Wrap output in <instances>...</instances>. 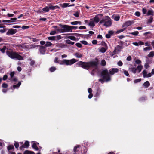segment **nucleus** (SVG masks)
<instances>
[{
    "instance_id": "c9c22d12",
    "label": "nucleus",
    "mask_w": 154,
    "mask_h": 154,
    "mask_svg": "<svg viewBox=\"0 0 154 154\" xmlns=\"http://www.w3.org/2000/svg\"><path fill=\"white\" fill-rule=\"evenodd\" d=\"M139 32L137 31H135L130 33V34L136 36L138 35Z\"/></svg>"
},
{
    "instance_id": "ddd939ff",
    "label": "nucleus",
    "mask_w": 154,
    "mask_h": 154,
    "mask_svg": "<svg viewBox=\"0 0 154 154\" xmlns=\"http://www.w3.org/2000/svg\"><path fill=\"white\" fill-rule=\"evenodd\" d=\"M142 73L143 75V77L144 78L150 77L152 75L151 73H149L148 74H147V72L146 70H143L142 72Z\"/></svg>"
},
{
    "instance_id": "2f4dec72",
    "label": "nucleus",
    "mask_w": 154,
    "mask_h": 154,
    "mask_svg": "<svg viewBox=\"0 0 154 154\" xmlns=\"http://www.w3.org/2000/svg\"><path fill=\"white\" fill-rule=\"evenodd\" d=\"M52 45V44L49 42H47L46 44L45 45V47H48L51 46Z\"/></svg>"
},
{
    "instance_id": "cd10ccee",
    "label": "nucleus",
    "mask_w": 154,
    "mask_h": 154,
    "mask_svg": "<svg viewBox=\"0 0 154 154\" xmlns=\"http://www.w3.org/2000/svg\"><path fill=\"white\" fill-rule=\"evenodd\" d=\"M143 86L146 88H148L150 85V83L148 81H146L143 84Z\"/></svg>"
},
{
    "instance_id": "c03bdc74",
    "label": "nucleus",
    "mask_w": 154,
    "mask_h": 154,
    "mask_svg": "<svg viewBox=\"0 0 154 154\" xmlns=\"http://www.w3.org/2000/svg\"><path fill=\"white\" fill-rule=\"evenodd\" d=\"M14 148L13 145H10L8 146V150H11Z\"/></svg>"
},
{
    "instance_id": "aec40b11",
    "label": "nucleus",
    "mask_w": 154,
    "mask_h": 154,
    "mask_svg": "<svg viewBox=\"0 0 154 154\" xmlns=\"http://www.w3.org/2000/svg\"><path fill=\"white\" fill-rule=\"evenodd\" d=\"M143 67V66H142L141 65H138L136 68L137 69V72L138 73L140 72L142 69Z\"/></svg>"
},
{
    "instance_id": "338daca9",
    "label": "nucleus",
    "mask_w": 154,
    "mask_h": 154,
    "mask_svg": "<svg viewBox=\"0 0 154 154\" xmlns=\"http://www.w3.org/2000/svg\"><path fill=\"white\" fill-rule=\"evenodd\" d=\"M127 60V61H130L131 60V56H128L126 59Z\"/></svg>"
},
{
    "instance_id": "603ef678",
    "label": "nucleus",
    "mask_w": 154,
    "mask_h": 154,
    "mask_svg": "<svg viewBox=\"0 0 154 154\" xmlns=\"http://www.w3.org/2000/svg\"><path fill=\"white\" fill-rule=\"evenodd\" d=\"M83 62L80 61L78 62L77 63H76L77 65H80L82 66V65L83 64Z\"/></svg>"
},
{
    "instance_id": "4c0bfd02",
    "label": "nucleus",
    "mask_w": 154,
    "mask_h": 154,
    "mask_svg": "<svg viewBox=\"0 0 154 154\" xmlns=\"http://www.w3.org/2000/svg\"><path fill=\"white\" fill-rule=\"evenodd\" d=\"M154 56V51H151L148 55L149 57H152Z\"/></svg>"
},
{
    "instance_id": "9b49d317",
    "label": "nucleus",
    "mask_w": 154,
    "mask_h": 154,
    "mask_svg": "<svg viewBox=\"0 0 154 154\" xmlns=\"http://www.w3.org/2000/svg\"><path fill=\"white\" fill-rule=\"evenodd\" d=\"M119 69L117 68H112L109 70V74L110 75H113L115 73L118 71Z\"/></svg>"
},
{
    "instance_id": "f03ea898",
    "label": "nucleus",
    "mask_w": 154,
    "mask_h": 154,
    "mask_svg": "<svg viewBox=\"0 0 154 154\" xmlns=\"http://www.w3.org/2000/svg\"><path fill=\"white\" fill-rule=\"evenodd\" d=\"M98 63L97 61H91L89 62H83L82 66V67L87 70L90 67H94L96 68Z\"/></svg>"
},
{
    "instance_id": "13d9d810",
    "label": "nucleus",
    "mask_w": 154,
    "mask_h": 154,
    "mask_svg": "<svg viewBox=\"0 0 154 154\" xmlns=\"http://www.w3.org/2000/svg\"><path fill=\"white\" fill-rule=\"evenodd\" d=\"M6 31V29H0V32L1 33H4Z\"/></svg>"
},
{
    "instance_id": "c85d7f7f",
    "label": "nucleus",
    "mask_w": 154,
    "mask_h": 154,
    "mask_svg": "<svg viewBox=\"0 0 154 154\" xmlns=\"http://www.w3.org/2000/svg\"><path fill=\"white\" fill-rule=\"evenodd\" d=\"M74 55L77 58H80L82 57V54L79 53H76L74 54Z\"/></svg>"
},
{
    "instance_id": "3c124183",
    "label": "nucleus",
    "mask_w": 154,
    "mask_h": 154,
    "mask_svg": "<svg viewBox=\"0 0 154 154\" xmlns=\"http://www.w3.org/2000/svg\"><path fill=\"white\" fill-rule=\"evenodd\" d=\"M135 62L137 64H139L141 63V61L140 60L137 59L135 60Z\"/></svg>"
},
{
    "instance_id": "6ab92c4d",
    "label": "nucleus",
    "mask_w": 154,
    "mask_h": 154,
    "mask_svg": "<svg viewBox=\"0 0 154 154\" xmlns=\"http://www.w3.org/2000/svg\"><path fill=\"white\" fill-rule=\"evenodd\" d=\"M58 48H63L66 46V45L63 43H59L56 45Z\"/></svg>"
},
{
    "instance_id": "052dcab7",
    "label": "nucleus",
    "mask_w": 154,
    "mask_h": 154,
    "mask_svg": "<svg viewBox=\"0 0 154 154\" xmlns=\"http://www.w3.org/2000/svg\"><path fill=\"white\" fill-rule=\"evenodd\" d=\"M114 33V32L112 30L109 31L108 32V34H109L111 36Z\"/></svg>"
},
{
    "instance_id": "0e129e2a",
    "label": "nucleus",
    "mask_w": 154,
    "mask_h": 154,
    "mask_svg": "<svg viewBox=\"0 0 154 154\" xmlns=\"http://www.w3.org/2000/svg\"><path fill=\"white\" fill-rule=\"evenodd\" d=\"M14 145V146L16 148H18L19 146V144L17 142H15Z\"/></svg>"
},
{
    "instance_id": "a19ab883",
    "label": "nucleus",
    "mask_w": 154,
    "mask_h": 154,
    "mask_svg": "<svg viewBox=\"0 0 154 154\" xmlns=\"http://www.w3.org/2000/svg\"><path fill=\"white\" fill-rule=\"evenodd\" d=\"M56 36H50L48 37V39L50 40L53 41L55 40Z\"/></svg>"
},
{
    "instance_id": "8fccbe9b",
    "label": "nucleus",
    "mask_w": 154,
    "mask_h": 154,
    "mask_svg": "<svg viewBox=\"0 0 154 154\" xmlns=\"http://www.w3.org/2000/svg\"><path fill=\"white\" fill-rule=\"evenodd\" d=\"M141 81V79H135L134 81V83H137L138 82H140Z\"/></svg>"
},
{
    "instance_id": "680f3d73",
    "label": "nucleus",
    "mask_w": 154,
    "mask_h": 154,
    "mask_svg": "<svg viewBox=\"0 0 154 154\" xmlns=\"http://www.w3.org/2000/svg\"><path fill=\"white\" fill-rule=\"evenodd\" d=\"M124 74L126 76H129V73H128V71H127L126 70H124Z\"/></svg>"
},
{
    "instance_id": "39448f33",
    "label": "nucleus",
    "mask_w": 154,
    "mask_h": 154,
    "mask_svg": "<svg viewBox=\"0 0 154 154\" xmlns=\"http://www.w3.org/2000/svg\"><path fill=\"white\" fill-rule=\"evenodd\" d=\"M76 60L75 59H72L71 60L64 59L60 63V65H71L76 62Z\"/></svg>"
},
{
    "instance_id": "a211bd4d",
    "label": "nucleus",
    "mask_w": 154,
    "mask_h": 154,
    "mask_svg": "<svg viewBox=\"0 0 154 154\" xmlns=\"http://www.w3.org/2000/svg\"><path fill=\"white\" fill-rule=\"evenodd\" d=\"M60 5L62 8H65L69 7V3H67L60 4Z\"/></svg>"
},
{
    "instance_id": "6e6d98bb",
    "label": "nucleus",
    "mask_w": 154,
    "mask_h": 154,
    "mask_svg": "<svg viewBox=\"0 0 154 154\" xmlns=\"http://www.w3.org/2000/svg\"><path fill=\"white\" fill-rule=\"evenodd\" d=\"M80 42L85 45L88 44L87 42L85 41H80Z\"/></svg>"
},
{
    "instance_id": "4be33fe9",
    "label": "nucleus",
    "mask_w": 154,
    "mask_h": 154,
    "mask_svg": "<svg viewBox=\"0 0 154 154\" xmlns=\"http://www.w3.org/2000/svg\"><path fill=\"white\" fill-rule=\"evenodd\" d=\"M49 8L50 9L53 10L56 9H59L60 8L59 6L57 5L55 6H49Z\"/></svg>"
},
{
    "instance_id": "5fc2aeb1",
    "label": "nucleus",
    "mask_w": 154,
    "mask_h": 154,
    "mask_svg": "<svg viewBox=\"0 0 154 154\" xmlns=\"http://www.w3.org/2000/svg\"><path fill=\"white\" fill-rule=\"evenodd\" d=\"M73 15L76 17H79V13L78 12H76L73 14Z\"/></svg>"
},
{
    "instance_id": "de8ad7c7",
    "label": "nucleus",
    "mask_w": 154,
    "mask_h": 154,
    "mask_svg": "<svg viewBox=\"0 0 154 154\" xmlns=\"http://www.w3.org/2000/svg\"><path fill=\"white\" fill-rule=\"evenodd\" d=\"M56 70V68L54 67H52L50 68V70L51 72H53Z\"/></svg>"
},
{
    "instance_id": "bf43d9fd",
    "label": "nucleus",
    "mask_w": 154,
    "mask_h": 154,
    "mask_svg": "<svg viewBox=\"0 0 154 154\" xmlns=\"http://www.w3.org/2000/svg\"><path fill=\"white\" fill-rule=\"evenodd\" d=\"M117 64L119 66H122V63L121 61H119L118 62Z\"/></svg>"
},
{
    "instance_id": "c756f323",
    "label": "nucleus",
    "mask_w": 154,
    "mask_h": 154,
    "mask_svg": "<svg viewBox=\"0 0 154 154\" xmlns=\"http://www.w3.org/2000/svg\"><path fill=\"white\" fill-rule=\"evenodd\" d=\"M23 154H35L34 152L29 150H26L24 151Z\"/></svg>"
},
{
    "instance_id": "bb28decb",
    "label": "nucleus",
    "mask_w": 154,
    "mask_h": 154,
    "mask_svg": "<svg viewBox=\"0 0 154 154\" xmlns=\"http://www.w3.org/2000/svg\"><path fill=\"white\" fill-rule=\"evenodd\" d=\"M32 147L36 150H38L39 149L38 147L37 146V144L35 143H33L32 145Z\"/></svg>"
},
{
    "instance_id": "9d476101",
    "label": "nucleus",
    "mask_w": 154,
    "mask_h": 154,
    "mask_svg": "<svg viewBox=\"0 0 154 154\" xmlns=\"http://www.w3.org/2000/svg\"><path fill=\"white\" fill-rule=\"evenodd\" d=\"M14 74L15 73L14 72H12L10 73V79L11 81L14 82L16 81H17V78L14 77Z\"/></svg>"
},
{
    "instance_id": "4468645a",
    "label": "nucleus",
    "mask_w": 154,
    "mask_h": 154,
    "mask_svg": "<svg viewBox=\"0 0 154 154\" xmlns=\"http://www.w3.org/2000/svg\"><path fill=\"white\" fill-rule=\"evenodd\" d=\"M39 51L41 54H45V47L43 46H40Z\"/></svg>"
},
{
    "instance_id": "0eeeda50",
    "label": "nucleus",
    "mask_w": 154,
    "mask_h": 154,
    "mask_svg": "<svg viewBox=\"0 0 154 154\" xmlns=\"http://www.w3.org/2000/svg\"><path fill=\"white\" fill-rule=\"evenodd\" d=\"M119 44L121 45H118L115 47V50L113 52L114 54H116L117 52L120 51L123 48V42L120 41L119 42Z\"/></svg>"
},
{
    "instance_id": "ea45409f",
    "label": "nucleus",
    "mask_w": 154,
    "mask_h": 154,
    "mask_svg": "<svg viewBox=\"0 0 154 154\" xmlns=\"http://www.w3.org/2000/svg\"><path fill=\"white\" fill-rule=\"evenodd\" d=\"M57 32H58L57 30L55 31H52L50 32V34L51 35H54L57 33Z\"/></svg>"
},
{
    "instance_id": "2eb2a0df",
    "label": "nucleus",
    "mask_w": 154,
    "mask_h": 154,
    "mask_svg": "<svg viewBox=\"0 0 154 154\" xmlns=\"http://www.w3.org/2000/svg\"><path fill=\"white\" fill-rule=\"evenodd\" d=\"M29 145V142L28 141H26L24 145H23L20 147V149H21L23 148H28Z\"/></svg>"
},
{
    "instance_id": "79ce46f5",
    "label": "nucleus",
    "mask_w": 154,
    "mask_h": 154,
    "mask_svg": "<svg viewBox=\"0 0 154 154\" xmlns=\"http://www.w3.org/2000/svg\"><path fill=\"white\" fill-rule=\"evenodd\" d=\"M114 19L115 20L118 21L119 20L120 17L119 16H115L114 17Z\"/></svg>"
},
{
    "instance_id": "774afa93",
    "label": "nucleus",
    "mask_w": 154,
    "mask_h": 154,
    "mask_svg": "<svg viewBox=\"0 0 154 154\" xmlns=\"http://www.w3.org/2000/svg\"><path fill=\"white\" fill-rule=\"evenodd\" d=\"M8 78V76L6 75H5L3 76V79L4 80H5L7 79Z\"/></svg>"
},
{
    "instance_id": "e2e57ef3",
    "label": "nucleus",
    "mask_w": 154,
    "mask_h": 154,
    "mask_svg": "<svg viewBox=\"0 0 154 154\" xmlns=\"http://www.w3.org/2000/svg\"><path fill=\"white\" fill-rule=\"evenodd\" d=\"M79 29H86V27L85 26H80L79 27Z\"/></svg>"
},
{
    "instance_id": "1a4fd4ad",
    "label": "nucleus",
    "mask_w": 154,
    "mask_h": 154,
    "mask_svg": "<svg viewBox=\"0 0 154 154\" xmlns=\"http://www.w3.org/2000/svg\"><path fill=\"white\" fill-rule=\"evenodd\" d=\"M17 32V30L12 28L9 29L7 32L6 34L7 35H11L15 34Z\"/></svg>"
},
{
    "instance_id": "f704fd0d",
    "label": "nucleus",
    "mask_w": 154,
    "mask_h": 154,
    "mask_svg": "<svg viewBox=\"0 0 154 154\" xmlns=\"http://www.w3.org/2000/svg\"><path fill=\"white\" fill-rule=\"evenodd\" d=\"M66 43H67V44H71L72 45H73L74 43V42H72L69 40H66Z\"/></svg>"
},
{
    "instance_id": "f3484780",
    "label": "nucleus",
    "mask_w": 154,
    "mask_h": 154,
    "mask_svg": "<svg viewBox=\"0 0 154 154\" xmlns=\"http://www.w3.org/2000/svg\"><path fill=\"white\" fill-rule=\"evenodd\" d=\"M21 85V82H19L17 84L13 85L12 87H11V88L12 89H15L16 88H18L20 85Z\"/></svg>"
},
{
    "instance_id": "49530a36",
    "label": "nucleus",
    "mask_w": 154,
    "mask_h": 154,
    "mask_svg": "<svg viewBox=\"0 0 154 154\" xmlns=\"http://www.w3.org/2000/svg\"><path fill=\"white\" fill-rule=\"evenodd\" d=\"M8 87V85L7 84L5 83H3L2 85V87L3 88H6Z\"/></svg>"
},
{
    "instance_id": "f8f14e48",
    "label": "nucleus",
    "mask_w": 154,
    "mask_h": 154,
    "mask_svg": "<svg viewBox=\"0 0 154 154\" xmlns=\"http://www.w3.org/2000/svg\"><path fill=\"white\" fill-rule=\"evenodd\" d=\"M133 23V21H128L125 23L123 25V26L127 27L131 25Z\"/></svg>"
},
{
    "instance_id": "e433bc0d",
    "label": "nucleus",
    "mask_w": 154,
    "mask_h": 154,
    "mask_svg": "<svg viewBox=\"0 0 154 154\" xmlns=\"http://www.w3.org/2000/svg\"><path fill=\"white\" fill-rule=\"evenodd\" d=\"M68 38L73 41H76V37L73 36H69Z\"/></svg>"
},
{
    "instance_id": "72a5a7b5",
    "label": "nucleus",
    "mask_w": 154,
    "mask_h": 154,
    "mask_svg": "<svg viewBox=\"0 0 154 154\" xmlns=\"http://www.w3.org/2000/svg\"><path fill=\"white\" fill-rule=\"evenodd\" d=\"M49 7L47 6L43 8L42 10L45 12H48L49 11Z\"/></svg>"
},
{
    "instance_id": "20e7f679",
    "label": "nucleus",
    "mask_w": 154,
    "mask_h": 154,
    "mask_svg": "<svg viewBox=\"0 0 154 154\" xmlns=\"http://www.w3.org/2000/svg\"><path fill=\"white\" fill-rule=\"evenodd\" d=\"M100 23L103 24L104 26L106 27H109L111 26L112 24L110 17L107 16H105L100 21Z\"/></svg>"
},
{
    "instance_id": "f257e3e1",
    "label": "nucleus",
    "mask_w": 154,
    "mask_h": 154,
    "mask_svg": "<svg viewBox=\"0 0 154 154\" xmlns=\"http://www.w3.org/2000/svg\"><path fill=\"white\" fill-rule=\"evenodd\" d=\"M6 53L7 55L12 59H16L19 60H23V57L20 55L21 54L20 53L9 51H7Z\"/></svg>"
},
{
    "instance_id": "864d4df0",
    "label": "nucleus",
    "mask_w": 154,
    "mask_h": 154,
    "mask_svg": "<svg viewBox=\"0 0 154 154\" xmlns=\"http://www.w3.org/2000/svg\"><path fill=\"white\" fill-rule=\"evenodd\" d=\"M76 46L79 48H81L82 47V44L79 43H77L76 44Z\"/></svg>"
},
{
    "instance_id": "dca6fc26",
    "label": "nucleus",
    "mask_w": 154,
    "mask_h": 154,
    "mask_svg": "<svg viewBox=\"0 0 154 154\" xmlns=\"http://www.w3.org/2000/svg\"><path fill=\"white\" fill-rule=\"evenodd\" d=\"M88 25L92 27H94L95 26V25L93 19H90Z\"/></svg>"
},
{
    "instance_id": "473e14b6",
    "label": "nucleus",
    "mask_w": 154,
    "mask_h": 154,
    "mask_svg": "<svg viewBox=\"0 0 154 154\" xmlns=\"http://www.w3.org/2000/svg\"><path fill=\"white\" fill-rule=\"evenodd\" d=\"M152 49V48L150 47H148L144 48L143 49V50L144 51H147L151 50Z\"/></svg>"
},
{
    "instance_id": "7ed1b4c3",
    "label": "nucleus",
    "mask_w": 154,
    "mask_h": 154,
    "mask_svg": "<svg viewBox=\"0 0 154 154\" xmlns=\"http://www.w3.org/2000/svg\"><path fill=\"white\" fill-rule=\"evenodd\" d=\"M59 26L63 29L62 30L59 29H57V31L60 32H71L72 30L75 27L74 26H69L67 25H62L61 24H60Z\"/></svg>"
},
{
    "instance_id": "412c9836",
    "label": "nucleus",
    "mask_w": 154,
    "mask_h": 154,
    "mask_svg": "<svg viewBox=\"0 0 154 154\" xmlns=\"http://www.w3.org/2000/svg\"><path fill=\"white\" fill-rule=\"evenodd\" d=\"M80 147V146L79 145H78L77 146H76L74 147L73 149V152H74V154H76V152L79 151L77 149L78 148H79Z\"/></svg>"
},
{
    "instance_id": "58836bf2",
    "label": "nucleus",
    "mask_w": 154,
    "mask_h": 154,
    "mask_svg": "<svg viewBox=\"0 0 154 154\" xmlns=\"http://www.w3.org/2000/svg\"><path fill=\"white\" fill-rule=\"evenodd\" d=\"M106 51V49L104 47H102L101 48L100 51V52L104 53Z\"/></svg>"
},
{
    "instance_id": "7c9ffc66",
    "label": "nucleus",
    "mask_w": 154,
    "mask_h": 154,
    "mask_svg": "<svg viewBox=\"0 0 154 154\" xmlns=\"http://www.w3.org/2000/svg\"><path fill=\"white\" fill-rule=\"evenodd\" d=\"M100 64L103 66H104L106 65V62L104 60H102L100 62Z\"/></svg>"
},
{
    "instance_id": "37998d69",
    "label": "nucleus",
    "mask_w": 154,
    "mask_h": 154,
    "mask_svg": "<svg viewBox=\"0 0 154 154\" xmlns=\"http://www.w3.org/2000/svg\"><path fill=\"white\" fill-rule=\"evenodd\" d=\"M6 48V47L4 46L2 48L0 49V50L2 53H4L5 52Z\"/></svg>"
},
{
    "instance_id": "6e6552de",
    "label": "nucleus",
    "mask_w": 154,
    "mask_h": 154,
    "mask_svg": "<svg viewBox=\"0 0 154 154\" xmlns=\"http://www.w3.org/2000/svg\"><path fill=\"white\" fill-rule=\"evenodd\" d=\"M28 45H19V47L20 48H29L30 49H32L34 48L37 47V45H30V47H28Z\"/></svg>"
},
{
    "instance_id": "4d7b16f0",
    "label": "nucleus",
    "mask_w": 154,
    "mask_h": 154,
    "mask_svg": "<svg viewBox=\"0 0 154 154\" xmlns=\"http://www.w3.org/2000/svg\"><path fill=\"white\" fill-rule=\"evenodd\" d=\"M11 22H15L17 19L16 18H11Z\"/></svg>"
},
{
    "instance_id": "5701e85b",
    "label": "nucleus",
    "mask_w": 154,
    "mask_h": 154,
    "mask_svg": "<svg viewBox=\"0 0 154 154\" xmlns=\"http://www.w3.org/2000/svg\"><path fill=\"white\" fill-rule=\"evenodd\" d=\"M93 19H94V22L96 23H97L100 20L98 15H96L94 18H93Z\"/></svg>"
},
{
    "instance_id": "393cba45",
    "label": "nucleus",
    "mask_w": 154,
    "mask_h": 154,
    "mask_svg": "<svg viewBox=\"0 0 154 154\" xmlns=\"http://www.w3.org/2000/svg\"><path fill=\"white\" fill-rule=\"evenodd\" d=\"M129 70L131 71L133 73L135 74L137 72V69L135 67H132L129 68Z\"/></svg>"
},
{
    "instance_id": "09e8293b",
    "label": "nucleus",
    "mask_w": 154,
    "mask_h": 154,
    "mask_svg": "<svg viewBox=\"0 0 154 154\" xmlns=\"http://www.w3.org/2000/svg\"><path fill=\"white\" fill-rule=\"evenodd\" d=\"M142 11L143 14H146L147 12V10L145 8H142Z\"/></svg>"
},
{
    "instance_id": "a878e982",
    "label": "nucleus",
    "mask_w": 154,
    "mask_h": 154,
    "mask_svg": "<svg viewBox=\"0 0 154 154\" xmlns=\"http://www.w3.org/2000/svg\"><path fill=\"white\" fill-rule=\"evenodd\" d=\"M154 13V12L152 9H150L148 10L146 14L147 15H152Z\"/></svg>"
},
{
    "instance_id": "b1692460",
    "label": "nucleus",
    "mask_w": 154,
    "mask_h": 154,
    "mask_svg": "<svg viewBox=\"0 0 154 154\" xmlns=\"http://www.w3.org/2000/svg\"><path fill=\"white\" fill-rule=\"evenodd\" d=\"M81 22L80 21H75L71 23V24L72 25H76L77 24L81 25Z\"/></svg>"
},
{
    "instance_id": "69168bd1",
    "label": "nucleus",
    "mask_w": 154,
    "mask_h": 154,
    "mask_svg": "<svg viewBox=\"0 0 154 154\" xmlns=\"http://www.w3.org/2000/svg\"><path fill=\"white\" fill-rule=\"evenodd\" d=\"M135 15L137 16H139L140 15V13L138 11H137L135 13Z\"/></svg>"
},
{
    "instance_id": "a18cd8bd",
    "label": "nucleus",
    "mask_w": 154,
    "mask_h": 154,
    "mask_svg": "<svg viewBox=\"0 0 154 154\" xmlns=\"http://www.w3.org/2000/svg\"><path fill=\"white\" fill-rule=\"evenodd\" d=\"M125 30V29H120L119 30H118L116 32V34H119V33H120L122 32H123L124 30Z\"/></svg>"
},
{
    "instance_id": "423d86ee",
    "label": "nucleus",
    "mask_w": 154,
    "mask_h": 154,
    "mask_svg": "<svg viewBox=\"0 0 154 154\" xmlns=\"http://www.w3.org/2000/svg\"><path fill=\"white\" fill-rule=\"evenodd\" d=\"M101 75L104 80L106 82L109 81L111 80L110 77L107 69H104L102 71Z\"/></svg>"
}]
</instances>
